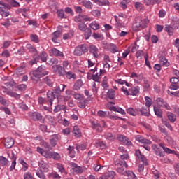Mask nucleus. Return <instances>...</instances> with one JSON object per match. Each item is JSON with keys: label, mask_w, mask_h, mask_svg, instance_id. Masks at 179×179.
<instances>
[{"label": "nucleus", "mask_w": 179, "mask_h": 179, "mask_svg": "<svg viewBox=\"0 0 179 179\" xmlns=\"http://www.w3.org/2000/svg\"><path fill=\"white\" fill-rule=\"evenodd\" d=\"M0 5L2 6L0 7V15L4 17H8L10 13L5 10H6V9H10V6L2 1H0Z\"/></svg>", "instance_id": "6"}, {"label": "nucleus", "mask_w": 179, "mask_h": 179, "mask_svg": "<svg viewBox=\"0 0 179 179\" xmlns=\"http://www.w3.org/2000/svg\"><path fill=\"white\" fill-rule=\"evenodd\" d=\"M56 167L57 169H58L60 173L65 174L66 176V174H68V173H66V171H65V169L64 168V166H62V164H56Z\"/></svg>", "instance_id": "47"}, {"label": "nucleus", "mask_w": 179, "mask_h": 179, "mask_svg": "<svg viewBox=\"0 0 179 179\" xmlns=\"http://www.w3.org/2000/svg\"><path fill=\"white\" fill-rule=\"evenodd\" d=\"M41 146H42L43 148H45V149H48L50 150L51 149V148L50 147V143H47L45 141H42L40 143Z\"/></svg>", "instance_id": "59"}, {"label": "nucleus", "mask_w": 179, "mask_h": 179, "mask_svg": "<svg viewBox=\"0 0 179 179\" xmlns=\"http://www.w3.org/2000/svg\"><path fill=\"white\" fill-rule=\"evenodd\" d=\"M49 54L50 57H59L60 58H64V52L59 51L55 48H52L49 50Z\"/></svg>", "instance_id": "12"}, {"label": "nucleus", "mask_w": 179, "mask_h": 179, "mask_svg": "<svg viewBox=\"0 0 179 179\" xmlns=\"http://www.w3.org/2000/svg\"><path fill=\"white\" fill-rule=\"evenodd\" d=\"M126 111L127 114H129V115H132L133 117H135L138 115V114H139L140 110H139V108L134 109V108H128L127 109H126Z\"/></svg>", "instance_id": "24"}, {"label": "nucleus", "mask_w": 179, "mask_h": 179, "mask_svg": "<svg viewBox=\"0 0 179 179\" xmlns=\"http://www.w3.org/2000/svg\"><path fill=\"white\" fill-rule=\"evenodd\" d=\"M31 41L34 43H40V38H38V36L36 34H31L30 36Z\"/></svg>", "instance_id": "55"}, {"label": "nucleus", "mask_w": 179, "mask_h": 179, "mask_svg": "<svg viewBox=\"0 0 179 179\" xmlns=\"http://www.w3.org/2000/svg\"><path fill=\"white\" fill-rule=\"evenodd\" d=\"M148 23L149 20H148V18H145L142 21V19L141 17H136L134 20L132 26L134 31H138L139 29H145V27H148Z\"/></svg>", "instance_id": "3"}, {"label": "nucleus", "mask_w": 179, "mask_h": 179, "mask_svg": "<svg viewBox=\"0 0 179 179\" xmlns=\"http://www.w3.org/2000/svg\"><path fill=\"white\" fill-rule=\"evenodd\" d=\"M52 69L55 73H57L59 76H64L66 71H65V69L62 67V66L59 64H55L52 66Z\"/></svg>", "instance_id": "9"}, {"label": "nucleus", "mask_w": 179, "mask_h": 179, "mask_svg": "<svg viewBox=\"0 0 179 179\" xmlns=\"http://www.w3.org/2000/svg\"><path fill=\"white\" fill-rule=\"evenodd\" d=\"M154 112L155 115L158 117V118H162L163 117V112H162V110L157 108L156 106H154Z\"/></svg>", "instance_id": "43"}, {"label": "nucleus", "mask_w": 179, "mask_h": 179, "mask_svg": "<svg viewBox=\"0 0 179 179\" xmlns=\"http://www.w3.org/2000/svg\"><path fill=\"white\" fill-rule=\"evenodd\" d=\"M36 174L37 176V177H38L41 179H45V175H44V172L43 171H42L41 169H38L36 171Z\"/></svg>", "instance_id": "44"}, {"label": "nucleus", "mask_w": 179, "mask_h": 179, "mask_svg": "<svg viewBox=\"0 0 179 179\" xmlns=\"http://www.w3.org/2000/svg\"><path fill=\"white\" fill-rule=\"evenodd\" d=\"M136 141L140 142V143H143L145 145H152V141H150V140L144 138L143 136L141 135H138L136 136Z\"/></svg>", "instance_id": "19"}, {"label": "nucleus", "mask_w": 179, "mask_h": 179, "mask_svg": "<svg viewBox=\"0 0 179 179\" xmlns=\"http://www.w3.org/2000/svg\"><path fill=\"white\" fill-rule=\"evenodd\" d=\"M88 103L86 99L83 98L80 99L78 103V106L80 108H86V106H87Z\"/></svg>", "instance_id": "32"}, {"label": "nucleus", "mask_w": 179, "mask_h": 179, "mask_svg": "<svg viewBox=\"0 0 179 179\" xmlns=\"http://www.w3.org/2000/svg\"><path fill=\"white\" fill-rule=\"evenodd\" d=\"M5 148L7 149H10L13 145H15V140L12 137H8L5 140Z\"/></svg>", "instance_id": "20"}, {"label": "nucleus", "mask_w": 179, "mask_h": 179, "mask_svg": "<svg viewBox=\"0 0 179 179\" xmlns=\"http://www.w3.org/2000/svg\"><path fill=\"white\" fill-rule=\"evenodd\" d=\"M141 87L139 86L131 87L130 96H139Z\"/></svg>", "instance_id": "23"}, {"label": "nucleus", "mask_w": 179, "mask_h": 179, "mask_svg": "<svg viewBox=\"0 0 179 179\" xmlns=\"http://www.w3.org/2000/svg\"><path fill=\"white\" fill-rule=\"evenodd\" d=\"M109 110L110 111H115V113H120V114H122V115H125L127 114L124 109L118 106H110Z\"/></svg>", "instance_id": "21"}, {"label": "nucleus", "mask_w": 179, "mask_h": 179, "mask_svg": "<svg viewBox=\"0 0 179 179\" xmlns=\"http://www.w3.org/2000/svg\"><path fill=\"white\" fill-rule=\"evenodd\" d=\"M159 147L162 148L164 152H165V153H167L168 155H177V153H176L174 150L164 146V143H159Z\"/></svg>", "instance_id": "25"}, {"label": "nucleus", "mask_w": 179, "mask_h": 179, "mask_svg": "<svg viewBox=\"0 0 179 179\" xmlns=\"http://www.w3.org/2000/svg\"><path fill=\"white\" fill-rule=\"evenodd\" d=\"M66 85L65 84H60L58 85L53 92H55V94H59V93H62L65 90Z\"/></svg>", "instance_id": "27"}, {"label": "nucleus", "mask_w": 179, "mask_h": 179, "mask_svg": "<svg viewBox=\"0 0 179 179\" xmlns=\"http://www.w3.org/2000/svg\"><path fill=\"white\" fill-rule=\"evenodd\" d=\"M70 166L72 167V170L76 174H82L85 170L83 169V167L80 166H78L76 163L71 162L70 164Z\"/></svg>", "instance_id": "14"}, {"label": "nucleus", "mask_w": 179, "mask_h": 179, "mask_svg": "<svg viewBox=\"0 0 179 179\" xmlns=\"http://www.w3.org/2000/svg\"><path fill=\"white\" fill-rule=\"evenodd\" d=\"M97 70V66L94 69H91L87 73V79L92 80L94 82H100L101 75H106V73H107V71L106 69H100L99 72H98Z\"/></svg>", "instance_id": "1"}, {"label": "nucleus", "mask_w": 179, "mask_h": 179, "mask_svg": "<svg viewBox=\"0 0 179 179\" xmlns=\"http://www.w3.org/2000/svg\"><path fill=\"white\" fill-rule=\"evenodd\" d=\"M138 173H143L145 170V166H148L149 163L148 162V159L146 157H140L138 158Z\"/></svg>", "instance_id": "8"}, {"label": "nucleus", "mask_w": 179, "mask_h": 179, "mask_svg": "<svg viewBox=\"0 0 179 179\" xmlns=\"http://www.w3.org/2000/svg\"><path fill=\"white\" fill-rule=\"evenodd\" d=\"M73 37V31H71L70 32L67 33V34H64L63 35V39L64 40H68L71 38Z\"/></svg>", "instance_id": "56"}, {"label": "nucleus", "mask_w": 179, "mask_h": 179, "mask_svg": "<svg viewBox=\"0 0 179 179\" xmlns=\"http://www.w3.org/2000/svg\"><path fill=\"white\" fill-rule=\"evenodd\" d=\"M84 37H85V40H89L92 37V29L88 28L84 31Z\"/></svg>", "instance_id": "46"}, {"label": "nucleus", "mask_w": 179, "mask_h": 179, "mask_svg": "<svg viewBox=\"0 0 179 179\" xmlns=\"http://www.w3.org/2000/svg\"><path fill=\"white\" fill-rule=\"evenodd\" d=\"M47 58H48L47 52L42 51L36 58L30 61V64L31 65H34V64L37 63V59H41L42 62H47Z\"/></svg>", "instance_id": "7"}, {"label": "nucleus", "mask_w": 179, "mask_h": 179, "mask_svg": "<svg viewBox=\"0 0 179 179\" xmlns=\"http://www.w3.org/2000/svg\"><path fill=\"white\" fill-rule=\"evenodd\" d=\"M61 139L59 134H53L50 138V143L52 148L57 146V143Z\"/></svg>", "instance_id": "15"}, {"label": "nucleus", "mask_w": 179, "mask_h": 179, "mask_svg": "<svg viewBox=\"0 0 179 179\" xmlns=\"http://www.w3.org/2000/svg\"><path fill=\"white\" fill-rule=\"evenodd\" d=\"M76 150H85L86 149V145L81 144V145H76Z\"/></svg>", "instance_id": "63"}, {"label": "nucleus", "mask_w": 179, "mask_h": 179, "mask_svg": "<svg viewBox=\"0 0 179 179\" xmlns=\"http://www.w3.org/2000/svg\"><path fill=\"white\" fill-rule=\"evenodd\" d=\"M90 52L94 57V58L97 59L100 57V51H99V48L94 45H91L90 46Z\"/></svg>", "instance_id": "11"}, {"label": "nucleus", "mask_w": 179, "mask_h": 179, "mask_svg": "<svg viewBox=\"0 0 179 179\" xmlns=\"http://www.w3.org/2000/svg\"><path fill=\"white\" fill-rule=\"evenodd\" d=\"M130 77L134 78L135 83H141L142 82V79L139 78V76L135 72H132Z\"/></svg>", "instance_id": "38"}, {"label": "nucleus", "mask_w": 179, "mask_h": 179, "mask_svg": "<svg viewBox=\"0 0 179 179\" xmlns=\"http://www.w3.org/2000/svg\"><path fill=\"white\" fill-rule=\"evenodd\" d=\"M83 86V82L82 80H78L75 82L73 86V90H80V88Z\"/></svg>", "instance_id": "29"}, {"label": "nucleus", "mask_w": 179, "mask_h": 179, "mask_svg": "<svg viewBox=\"0 0 179 179\" xmlns=\"http://www.w3.org/2000/svg\"><path fill=\"white\" fill-rule=\"evenodd\" d=\"M117 172L119 174H121L122 176H126L127 177H128V178L130 179H138V178L136 177V175H135V173H134V172H132V171H125V169H124L123 167H119L117 169Z\"/></svg>", "instance_id": "5"}, {"label": "nucleus", "mask_w": 179, "mask_h": 179, "mask_svg": "<svg viewBox=\"0 0 179 179\" xmlns=\"http://www.w3.org/2000/svg\"><path fill=\"white\" fill-rule=\"evenodd\" d=\"M164 30L169 36H173L174 34V29L169 25L164 28Z\"/></svg>", "instance_id": "51"}, {"label": "nucleus", "mask_w": 179, "mask_h": 179, "mask_svg": "<svg viewBox=\"0 0 179 179\" xmlns=\"http://www.w3.org/2000/svg\"><path fill=\"white\" fill-rule=\"evenodd\" d=\"M107 96L110 100H114L115 99V90L109 89L107 92Z\"/></svg>", "instance_id": "35"}, {"label": "nucleus", "mask_w": 179, "mask_h": 179, "mask_svg": "<svg viewBox=\"0 0 179 179\" xmlns=\"http://www.w3.org/2000/svg\"><path fill=\"white\" fill-rule=\"evenodd\" d=\"M145 106L148 108H150V106H152V99L149 96H145Z\"/></svg>", "instance_id": "53"}, {"label": "nucleus", "mask_w": 179, "mask_h": 179, "mask_svg": "<svg viewBox=\"0 0 179 179\" xmlns=\"http://www.w3.org/2000/svg\"><path fill=\"white\" fill-rule=\"evenodd\" d=\"M55 92L54 91L48 92L47 97L50 106H52V102L55 100Z\"/></svg>", "instance_id": "22"}, {"label": "nucleus", "mask_w": 179, "mask_h": 179, "mask_svg": "<svg viewBox=\"0 0 179 179\" xmlns=\"http://www.w3.org/2000/svg\"><path fill=\"white\" fill-rule=\"evenodd\" d=\"M118 150L120 152V157H129V155H128V152L125 150V148L124 147H119Z\"/></svg>", "instance_id": "34"}, {"label": "nucleus", "mask_w": 179, "mask_h": 179, "mask_svg": "<svg viewBox=\"0 0 179 179\" xmlns=\"http://www.w3.org/2000/svg\"><path fill=\"white\" fill-rule=\"evenodd\" d=\"M117 140L120 142H122L123 145H125L126 146H132V141L128 138L126 136L124 135H119L117 136Z\"/></svg>", "instance_id": "10"}, {"label": "nucleus", "mask_w": 179, "mask_h": 179, "mask_svg": "<svg viewBox=\"0 0 179 179\" xmlns=\"http://www.w3.org/2000/svg\"><path fill=\"white\" fill-rule=\"evenodd\" d=\"M104 136L106 139H108V141H114V139H115V136L113 135L111 133H106Z\"/></svg>", "instance_id": "57"}, {"label": "nucleus", "mask_w": 179, "mask_h": 179, "mask_svg": "<svg viewBox=\"0 0 179 179\" xmlns=\"http://www.w3.org/2000/svg\"><path fill=\"white\" fill-rule=\"evenodd\" d=\"M24 179H34V177L30 172H27L24 174Z\"/></svg>", "instance_id": "64"}, {"label": "nucleus", "mask_w": 179, "mask_h": 179, "mask_svg": "<svg viewBox=\"0 0 179 179\" xmlns=\"http://www.w3.org/2000/svg\"><path fill=\"white\" fill-rule=\"evenodd\" d=\"M92 37L95 38V40H103L104 38V37L101 34H96V33H94L92 34Z\"/></svg>", "instance_id": "60"}, {"label": "nucleus", "mask_w": 179, "mask_h": 179, "mask_svg": "<svg viewBox=\"0 0 179 179\" xmlns=\"http://www.w3.org/2000/svg\"><path fill=\"white\" fill-rule=\"evenodd\" d=\"M152 149L154 150V152H155V155H157V156H160V157H163V156H164V152H163L160 149V148L159 146H157V145L153 144L152 145Z\"/></svg>", "instance_id": "18"}, {"label": "nucleus", "mask_w": 179, "mask_h": 179, "mask_svg": "<svg viewBox=\"0 0 179 179\" xmlns=\"http://www.w3.org/2000/svg\"><path fill=\"white\" fill-rule=\"evenodd\" d=\"M48 73V71H45V66L41 65L38 66L36 70L30 73L31 79L33 80L34 83H37L43 76H45Z\"/></svg>", "instance_id": "2"}, {"label": "nucleus", "mask_w": 179, "mask_h": 179, "mask_svg": "<svg viewBox=\"0 0 179 179\" xmlns=\"http://www.w3.org/2000/svg\"><path fill=\"white\" fill-rule=\"evenodd\" d=\"M91 125L92 129H94L96 132H101V126L100 125V124H99V122L96 121H91Z\"/></svg>", "instance_id": "26"}, {"label": "nucleus", "mask_w": 179, "mask_h": 179, "mask_svg": "<svg viewBox=\"0 0 179 179\" xmlns=\"http://www.w3.org/2000/svg\"><path fill=\"white\" fill-rule=\"evenodd\" d=\"M27 48L29 52H32L33 54H36V52H37V49H36L31 44H27Z\"/></svg>", "instance_id": "52"}, {"label": "nucleus", "mask_w": 179, "mask_h": 179, "mask_svg": "<svg viewBox=\"0 0 179 179\" xmlns=\"http://www.w3.org/2000/svg\"><path fill=\"white\" fill-rule=\"evenodd\" d=\"M29 117L33 120V121H41V120H43V115H41L38 112L31 113L29 114Z\"/></svg>", "instance_id": "16"}, {"label": "nucleus", "mask_w": 179, "mask_h": 179, "mask_svg": "<svg viewBox=\"0 0 179 179\" xmlns=\"http://www.w3.org/2000/svg\"><path fill=\"white\" fill-rule=\"evenodd\" d=\"M114 177H115V172L110 171L108 175L101 176L99 179H113Z\"/></svg>", "instance_id": "39"}, {"label": "nucleus", "mask_w": 179, "mask_h": 179, "mask_svg": "<svg viewBox=\"0 0 179 179\" xmlns=\"http://www.w3.org/2000/svg\"><path fill=\"white\" fill-rule=\"evenodd\" d=\"M73 97H74V99L76 100H78V101H80V100H82L83 99H84L85 97H83V95L77 93L76 92H73L72 94Z\"/></svg>", "instance_id": "50"}, {"label": "nucleus", "mask_w": 179, "mask_h": 179, "mask_svg": "<svg viewBox=\"0 0 179 179\" xmlns=\"http://www.w3.org/2000/svg\"><path fill=\"white\" fill-rule=\"evenodd\" d=\"M82 5L85 6V8H87V9H92L93 8V3H92L90 1H83Z\"/></svg>", "instance_id": "42"}, {"label": "nucleus", "mask_w": 179, "mask_h": 179, "mask_svg": "<svg viewBox=\"0 0 179 179\" xmlns=\"http://www.w3.org/2000/svg\"><path fill=\"white\" fill-rule=\"evenodd\" d=\"M64 75L66 76V78H67V79H76V74L72 71L66 72L64 73Z\"/></svg>", "instance_id": "45"}, {"label": "nucleus", "mask_w": 179, "mask_h": 179, "mask_svg": "<svg viewBox=\"0 0 179 179\" xmlns=\"http://www.w3.org/2000/svg\"><path fill=\"white\" fill-rule=\"evenodd\" d=\"M93 170H94V171H99L101 174H103V173H105L107 170V166H101L100 164H95L93 166Z\"/></svg>", "instance_id": "17"}, {"label": "nucleus", "mask_w": 179, "mask_h": 179, "mask_svg": "<svg viewBox=\"0 0 179 179\" xmlns=\"http://www.w3.org/2000/svg\"><path fill=\"white\" fill-rule=\"evenodd\" d=\"M109 50L112 54H115V52H118V48L115 44L110 43L109 44Z\"/></svg>", "instance_id": "40"}, {"label": "nucleus", "mask_w": 179, "mask_h": 179, "mask_svg": "<svg viewBox=\"0 0 179 179\" xmlns=\"http://www.w3.org/2000/svg\"><path fill=\"white\" fill-rule=\"evenodd\" d=\"M39 167L43 170L44 173H48V165L44 161H40L38 162Z\"/></svg>", "instance_id": "33"}, {"label": "nucleus", "mask_w": 179, "mask_h": 179, "mask_svg": "<svg viewBox=\"0 0 179 179\" xmlns=\"http://www.w3.org/2000/svg\"><path fill=\"white\" fill-rule=\"evenodd\" d=\"M50 177H51L52 178H55V179H61V176H59V174H58L57 172H53L50 173Z\"/></svg>", "instance_id": "62"}, {"label": "nucleus", "mask_w": 179, "mask_h": 179, "mask_svg": "<svg viewBox=\"0 0 179 179\" xmlns=\"http://www.w3.org/2000/svg\"><path fill=\"white\" fill-rule=\"evenodd\" d=\"M96 147L98 148V149H106V143L99 141L96 143Z\"/></svg>", "instance_id": "58"}, {"label": "nucleus", "mask_w": 179, "mask_h": 179, "mask_svg": "<svg viewBox=\"0 0 179 179\" xmlns=\"http://www.w3.org/2000/svg\"><path fill=\"white\" fill-rule=\"evenodd\" d=\"M78 29L79 30H80V31H86V30H87V25H86V24H85L84 22H80L78 24Z\"/></svg>", "instance_id": "48"}, {"label": "nucleus", "mask_w": 179, "mask_h": 179, "mask_svg": "<svg viewBox=\"0 0 179 179\" xmlns=\"http://www.w3.org/2000/svg\"><path fill=\"white\" fill-rule=\"evenodd\" d=\"M139 114L144 115L145 117H149L150 115V110L149 108L142 107L139 109Z\"/></svg>", "instance_id": "28"}, {"label": "nucleus", "mask_w": 179, "mask_h": 179, "mask_svg": "<svg viewBox=\"0 0 179 179\" xmlns=\"http://www.w3.org/2000/svg\"><path fill=\"white\" fill-rule=\"evenodd\" d=\"M44 83L48 85V86H50V87H52L54 79H52L51 77L47 76L44 78Z\"/></svg>", "instance_id": "37"}, {"label": "nucleus", "mask_w": 179, "mask_h": 179, "mask_svg": "<svg viewBox=\"0 0 179 179\" xmlns=\"http://www.w3.org/2000/svg\"><path fill=\"white\" fill-rule=\"evenodd\" d=\"M122 92H123L124 96H131V90H128L126 87H122L121 88Z\"/></svg>", "instance_id": "54"}, {"label": "nucleus", "mask_w": 179, "mask_h": 179, "mask_svg": "<svg viewBox=\"0 0 179 179\" xmlns=\"http://www.w3.org/2000/svg\"><path fill=\"white\" fill-rule=\"evenodd\" d=\"M59 36H61L60 31H56L52 34L53 37L52 38V41H53V43H55V44H58V38L59 37Z\"/></svg>", "instance_id": "31"}, {"label": "nucleus", "mask_w": 179, "mask_h": 179, "mask_svg": "<svg viewBox=\"0 0 179 179\" xmlns=\"http://www.w3.org/2000/svg\"><path fill=\"white\" fill-rule=\"evenodd\" d=\"M157 104L159 106V107H162V108H165L166 110H171V108L170 107V105L167 103L165 101H164L162 98H157Z\"/></svg>", "instance_id": "13"}, {"label": "nucleus", "mask_w": 179, "mask_h": 179, "mask_svg": "<svg viewBox=\"0 0 179 179\" xmlns=\"http://www.w3.org/2000/svg\"><path fill=\"white\" fill-rule=\"evenodd\" d=\"M167 117L171 122H176V120H177V117L174 113H168Z\"/></svg>", "instance_id": "49"}, {"label": "nucleus", "mask_w": 179, "mask_h": 179, "mask_svg": "<svg viewBox=\"0 0 179 179\" xmlns=\"http://www.w3.org/2000/svg\"><path fill=\"white\" fill-rule=\"evenodd\" d=\"M66 106L65 105H57L55 107L54 113H59V111H65Z\"/></svg>", "instance_id": "36"}, {"label": "nucleus", "mask_w": 179, "mask_h": 179, "mask_svg": "<svg viewBox=\"0 0 179 179\" xmlns=\"http://www.w3.org/2000/svg\"><path fill=\"white\" fill-rule=\"evenodd\" d=\"M90 27H91L92 30H99V29H100V24L99 22L94 21L90 24Z\"/></svg>", "instance_id": "41"}, {"label": "nucleus", "mask_w": 179, "mask_h": 179, "mask_svg": "<svg viewBox=\"0 0 179 179\" xmlns=\"http://www.w3.org/2000/svg\"><path fill=\"white\" fill-rule=\"evenodd\" d=\"M17 155L16 150H9L7 152L8 157H16Z\"/></svg>", "instance_id": "61"}, {"label": "nucleus", "mask_w": 179, "mask_h": 179, "mask_svg": "<svg viewBox=\"0 0 179 179\" xmlns=\"http://www.w3.org/2000/svg\"><path fill=\"white\" fill-rule=\"evenodd\" d=\"M73 134H74L76 138H80L82 136V131H80V129L78 126L73 127Z\"/></svg>", "instance_id": "30"}, {"label": "nucleus", "mask_w": 179, "mask_h": 179, "mask_svg": "<svg viewBox=\"0 0 179 179\" xmlns=\"http://www.w3.org/2000/svg\"><path fill=\"white\" fill-rule=\"evenodd\" d=\"M87 51H89V50L87 49V46L85 44H82L75 48L73 55L76 57H80V55L86 54Z\"/></svg>", "instance_id": "4"}]
</instances>
